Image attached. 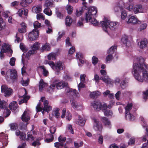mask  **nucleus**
Here are the masks:
<instances>
[{
	"mask_svg": "<svg viewBox=\"0 0 148 148\" xmlns=\"http://www.w3.org/2000/svg\"><path fill=\"white\" fill-rule=\"evenodd\" d=\"M136 60L137 63L133 65L132 73L135 79L138 81L143 82V81L148 82V71L147 67L144 63L145 60L142 57H137Z\"/></svg>",
	"mask_w": 148,
	"mask_h": 148,
	"instance_id": "1",
	"label": "nucleus"
},
{
	"mask_svg": "<svg viewBox=\"0 0 148 148\" xmlns=\"http://www.w3.org/2000/svg\"><path fill=\"white\" fill-rule=\"evenodd\" d=\"M116 3L117 5L114 8V10L115 12L118 11L119 10H121L123 7L130 11L133 10L135 14L140 13L142 11V6L141 4L136 5L134 7L133 4L129 5L128 3L124 4L122 1H120Z\"/></svg>",
	"mask_w": 148,
	"mask_h": 148,
	"instance_id": "2",
	"label": "nucleus"
},
{
	"mask_svg": "<svg viewBox=\"0 0 148 148\" xmlns=\"http://www.w3.org/2000/svg\"><path fill=\"white\" fill-rule=\"evenodd\" d=\"M100 25L103 30L109 35V30H114L116 27V22L110 21L106 18L101 22Z\"/></svg>",
	"mask_w": 148,
	"mask_h": 148,
	"instance_id": "3",
	"label": "nucleus"
},
{
	"mask_svg": "<svg viewBox=\"0 0 148 148\" xmlns=\"http://www.w3.org/2000/svg\"><path fill=\"white\" fill-rule=\"evenodd\" d=\"M66 90L68 95V93H69L71 95H72V97H70L72 107L76 109L77 110H80L82 109V105H79L74 99V98H76L77 97L78 95L79 94L78 92H76V90L68 88L66 89Z\"/></svg>",
	"mask_w": 148,
	"mask_h": 148,
	"instance_id": "4",
	"label": "nucleus"
},
{
	"mask_svg": "<svg viewBox=\"0 0 148 148\" xmlns=\"http://www.w3.org/2000/svg\"><path fill=\"white\" fill-rule=\"evenodd\" d=\"M133 104L132 103H128L125 108V117L126 119L131 121H134L136 117L131 113Z\"/></svg>",
	"mask_w": 148,
	"mask_h": 148,
	"instance_id": "5",
	"label": "nucleus"
},
{
	"mask_svg": "<svg viewBox=\"0 0 148 148\" xmlns=\"http://www.w3.org/2000/svg\"><path fill=\"white\" fill-rule=\"evenodd\" d=\"M48 64L57 74L61 70L65 68L64 64L61 61L57 62L56 64L52 61L48 62Z\"/></svg>",
	"mask_w": 148,
	"mask_h": 148,
	"instance_id": "6",
	"label": "nucleus"
},
{
	"mask_svg": "<svg viewBox=\"0 0 148 148\" xmlns=\"http://www.w3.org/2000/svg\"><path fill=\"white\" fill-rule=\"evenodd\" d=\"M91 104L95 110L96 111H98L101 109L106 110L108 108L106 103H104L102 104L99 101H94L91 103Z\"/></svg>",
	"mask_w": 148,
	"mask_h": 148,
	"instance_id": "7",
	"label": "nucleus"
},
{
	"mask_svg": "<svg viewBox=\"0 0 148 148\" xmlns=\"http://www.w3.org/2000/svg\"><path fill=\"white\" fill-rule=\"evenodd\" d=\"M8 105L4 100L0 99V108L3 110V114L5 117H8L10 114L11 112L8 108Z\"/></svg>",
	"mask_w": 148,
	"mask_h": 148,
	"instance_id": "8",
	"label": "nucleus"
},
{
	"mask_svg": "<svg viewBox=\"0 0 148 148\" xmlns=\"http://www.w3.org/2000/svg\"><path fill=\"white\" fill-rule=\"evenodd\" d=\"M21 119L22 121L25 122V123H21L20 124V129L25 130L27 128V125L28 124L27 122L30 119L29 116L28 114H27L26 111H25L23 112L21 117Z\"/></svg>",
	"mask_w": 148,
	"mask_h": 148,
	"instance_id": "9",
	"label": "nucleus"
},
{
	"mask_svg": "<svg viewBox=\"0 0 148 148\" xmlns=\"http://www.w3.org/2000/svg\"><path fill=\"white\" fill-rule=\"evenodd\" d=\"M117 46H112L108 51V55L106 58V61L108 63H109L113 58V54L114 53L115 50L116 49Z\"/></svg>",
	"mask_w": 148,
	"mask_h": 148,
	"instance_id": "10",
	"label": "nucleus"
},
{
	"mask_svg": "<svg viewBox=\"0 0 148 148\" xmlns=\"http://www.w3.org/2000/svg\"><path fill=\"white\" fill-rule=\"evenodd\" d=\"M1 89L2 92L4 93L6 97H8L11 95L13 92L11 88H8L7 86L5 85H2Z\"/></svg>",
	"mask_w": 148,
	"mask_h": 148,
	"instance_id": "11",
	"label": "nucleus"
},
{
	"mask_svg": "<svg viewBox=\"0 0 148 148\" xmlns=\"http://www.w3.org/2000/svg\"><path fill=\"white\" fill-rule=\"evenodd\" d=\"M39 32L38 30L34 29L32 31L29 32L28 36L30 41L36 40L38 37Z\"/></svg>",
	"mask_w": 148,
	"mask_h": 148,
	"instance_id": "12",
	"label": "nucleus"
},
{
	"mask_svg": "<svg viewBox=\"0 0 148 148\" xmlns=\"http://www.w3.org/2000/svg\"><path fill=\"white\" fill-rule=\"evenodd\" d=\"M32 50H29L26 54V56L27 57L30 56L31 54L36 53V50L38 49L39 46L38 42L34 43L32 47H31Z\"/></svg>",
	"mask_w": 148,
	"mask_h": 148,
	"instance_id": "13",
	"label": "nucleus"
},
{
	"mask_svg": "<svg viewBox=\"0 0 148 148\" xmlns=\"http://www.w3.org/2000/svg\"><path fill=\"white\" fill-rule=\"evenodd\" d=\"M127 18L128 19L127 22V23H131L134 24L141 23V21L138 20L134 16H128Z\"/></svg>",
	"mask_w": 148,
	"mask_h": 148,
	"instance_id": "14",
	"label": "nucleus"
},
{
	"mask_svg": "<svg viewBox=\"0 0 148 148\" xmlns=\"http://www.w3.org/2000/svg\"><path fill=\"white\" fill-rule=\"evenodd\" d=\"M7 139L8 136L7 134L3 132L0 134V142L2 143L3 145L6 146L7 145L8 143Z\"/></svg>",
	"mask_w": 148,
	"mask_h": 148,
	"instance_id": "15",
	"label": "nucleus"
},
{
	"mask_svg": "<svg viewBox=\"0 0 148 148\" xmlns=\"http://www.w3.org/2000/svg\"><path fill=\"white\" fill-rule=\"evenodd\" d=\"M25 94L22 96H18L19 98L21 99L18 102V104L20 105L24 103H27V100L29 99L30 97L29 96H27V93L26 90H25Z\"/></svg>",
	"mask_w": 148,
	"mask_h": 148,
	"instance_id": "16",
	"label": "nucleus"
},
{
	"mask_svg": "<svg viewBox=\"0 0 148 148\" xmlns=\"http://www.w3.org/2000/svg\"><path fill=\"white\" fill-rule=\"evenodd\" d=\"M101 121L106 127L109 129H111L112 127L111 122L108 118L105 117H102Z\"/></svg>",
	"mask_w": 148,
	"mask_h": 148,
	"instance_id": "17",
	"label": "nucleus"
},
{
	"mask_svg": "<svg viewBox=\"0 0 148 148\" xmlns=\"http://www.w3.org/2000/svg\"><path fill=\"white\" fill-rule=\"evenodd\" d=\"M147 40L146 38L142 39L140 41L138 42V45L141 49H144L146 48L147 44Z\"/></svg>",
	"mask_w": 148,
	"mask_h": 148,
	"instance_id": "18",
	"label": "nucleus"
},
{
	"mask_svg": "<svg viewBox=\"0 0 148 148\" xmlns=\"http://www.w3.org/2000/svg\"><path fill=\"white\" fill-rule=\"evenodd\" d=\"M48 103L49 102L47 100H45L44 101L43 104L44 107L43 110L42 112L43 114H44V111H46L48 113L51 110L52 107L51 106L48 105Z\"/></svg>",
	"mask_w": 148,
	"mask_h": 148,
	"instance_id": "19",
	"label": "nucleus"
},
{
	"mask_svg": "<svg viewBox=\"0 0 148 148\" xmlns=\"http://www.w3.org/2000/svg\"><path fill=\"white\" fill-rule=\"evenodd\" d=\"M1 49H3V51H4L5 53L10 52L11 54L12 53V51L10 49V45L6 43H4L2 45Z\"/></svg>",
	"mask_w": 148,
	"mask_h": 148,
	"instance_id": "20",
	"label": "nucleus"
},
{
	"mask_svg": "<svg viewBox=\"0 0 148 148\" xmlns=\"http://www.w3.org/2000/svg\"><path fill=\"white\" fill-rule=\"evenodd\" d=\"M121 41L126 46L129 47L130 45V42L128 40V37L125 35L122 36Z\"/></svg>",
	"mask_w": 148,
	"mask_h": 148,
	"instance_id": "21",
	"label": "nucleus"
},
{
	"mask_svg": "<svg viewBox=\"0 0 148 148\" xmlns=\"http://www.w3.org/2000/svg\"><path fill=\"white\" fill-rule=\"evenodd\" d=\"M57 82L56 88L58 89H60L67 86L68 84L63 81L59 82V81L57 80Z\"/></svg>",
	"mask_w": 148,
	"mask_h": 148,
	"instance_id": "22",
	"label": "nucleus"
},
{
	"mask_svg": "<svg viewBox=\"0 0 148 148\" xmlns=\"http://www.w3.org/2000/svg\"><path fill=\"white\" fill-rule=\"evenodd\" d=\"M15 134L16 136H20V138L22 140H25L26 139V134L25 133L18 130L16 131Z\"/></svg>",
	"mask_w": 148,
	"mask_h": 148,
	"instance_id": "23",
	"label": "nucleus"
},
{
	"mask_svg": "<svg viewBox=\"0 0 148 148\" xmlns=\"http://www.w3.org/2000/svg\"><path fill=\"white\" fill-rule=\"evenodd\" d=\"M94 121V128L96 130H99L102 128L101 125L99 124L98 121L95 118L93 119Z\"/></svg>",
	"mask_w": 148,
	"mask_h": 148,
	"instance_id": "24",
	"label": "nucleus"
},
{
	"mask_svg": "<svg viewBox=\"0 0 148 148\" xmlns=\"http://www.w3.org/2000/svg\"><path fill=\"white\" fill-rule=\"evenodd\" d=\"M9 71L10 73V78L13 80L16 79L17 77L16 71L14 69H10Z\"/></svg>",
	"mask_w": 148,
	"mask_h": 148,
	"instance_id": "25",
	"label": "nucleus"
},
{
	"mask_svg": "<svg viewBox=\"0 0 148 148\" xmlns=\"http://www.w3.org/2000/svg\"><path fill=\"white\" fill-rule=\"evenodd\" d=\"M47 86V83H45L42 79H41L39 82V89L40 92H42L44 88Z\"/></svg>",
	"mask_w": 148,
	"mask_h": 148,
	"instance_id": "26",
	"label": "nucleus"
},
{
	"mask_svg": "<svg viewBox=\"0 0 148 148\" xmlns=\"http://www.w3.org/2000/svg\"><path fill=\"white\" fill-rule=\"evenodd\" d=\"M76 56L77 59L79 60V62L82 64H84V60H82L84 58V56L82 53L80 52L76 53Z\"/></svg>",
	"mask_w": 148,
	"mask_h": 148,
	"instance_id": "27",
	"label": "nucleus"
},
{
	"mask_svg": "<svg viewBox=\"0 0 148 148\" xmlns=\"http://www.w3.org/2000/svg\"><path fill=\"white\" fill-rule=\"evenodd\" d=\"M28 13V10L24 8L20 9L18 11V14L20 17L22 16L23 14L26 16L27 15Z\"/></svg>",
	"mask_w": 148,
	"mask_h": 148,
	"instance_id": "28",
	"label": "nucleus"
},
{
	"mask_svg": "<svg viewBox=\"0 0 148 148\" xmlns=\"http://www.w3.org/2000/svg\"><path fill=\"white\" fill-rule=\"evenodd\" d=\"M42 6L40 5H38L36 6H34L32 8V11L36 13H40L42 10Z\"/></svg>",
	"mask_w": 148,
	"mask_h": 148,
	"instance_id": "29",
	"label": "nucleus"
},
{
	"mask_svg": "<svg viewBox=\"0 0 148 148\" xmlns=\"http://www.w3.org/2000/svg\"><path fill=\"white\" fill-rule=\"evenodd\" d=\"M86 121L84 119L81 117L79 115L78 116V119L76 122V123L78 125L83 126L85 123Z\"/></svg>",
	"mask_w": 148,
	"mask_h": 148,
	"instance_id": "30",
	"label": "nucleus"
},
{
	"mask_svg": "<svg viewBox=\"0 0 148 148\" xmlns=\"http://www.w3.org/2000/svg\"><path fill=\"white\" fill-rule=\"evenodd\" d=\"M97 12V8L94 6H92L89 7L88 8V12L92 13V15L96 16Z\"/></svg>",
	"mask_w": 148,
	"mask_h": 148,
	"instance_id": "31",
	"label": "nucleus"
},
{
	"mask_svg": "<svg viewBox=\"0 0 148 148\" xmlns=\"http://www.w3.org/2000/svg\"><path fill=\"white\" fill-rule=\"evenodd\" d=\"M92 13H90L88 12H87L86 13L85 16V20L86 22H90V21L92 20L93 19L92 17H94L95 15H92Z\"/></svg>",
	"mask_w": 148,
	"mask_h": 148,
	"instance_id": "32",
	"label": "nucleus"
},
{
	"mask_svg": "<svg viewBox=\"0 0 148 148\" xmlns=\"http://www.w3.org/2000/svg\"><path fill=\"white\" fill-rule=\"evenodd\" d=\"M51 48L50 44L47 43H45L42 46L41 50L42 51H48L50 50Z\"/></svg>",
	"mask_w": 148,
	"mask_h": 148,
	"instance_id": "33",
	"label": "nucleus"
},
{
	"mask_svg": "<svg viewBox=\"0 0 148 148\" xmlns=\"http://www.w3.org/2000/svg\"><path fill=\"white\" fill-rule=\"evenodd\" d=\"M9 107L11 110H16L18 107L17 102L16 101H13L11 102L9 104Z\"/></svg>",
	"mask_w": 148,
	"mask_h": 148,
	"instance_id": "34",
	"label": "nucleus"
},
{
	"mask_svg": "<svg viewBox=\"0 0 148 148\" xmlns=\"http://www.w3.org/2000/svg\"><path fill=\"white\" fill-rule=\"evenodd\" d=\"M101 93L98 91H93L90 92V97L93 99L97 97L98 96H99Z\"/></svg>",
	"mask_w": 148,
	"mask_h": 148,
	"instance_id": "35",
	"label": "nucleus"
},
{
	"mask_svg": "<svg viewBox=\"0 0 148 148\" xmlns=\"http://www.w3.org/2000/svg\"><path fill=\"white\" fill-rule=\"evenodd\" d=\"M21 25L22 27L18 29V30L19 32V33L22 34L25 33L26 32V28L25 24L24 23H22L21 24Z\"/></svg>",
	"mask_w": 148,
	"mask_h": 148,
	"instance_id": "36",
	"label": "nucleus"
},
{
	"mask_svg": "<svg viewBox=\"0 0 148 148\" xmlns=\"http://www.w3.org/2000/svg\"><path fill=\"white\" fill-rule=\"evenodd\" d=\"M56 53L53 52H51L49 53L48 56V58L49 60H54L56 59Z\"/></svg>",
	"mask_w": 148,
	"mask_h": 148,
	"instance_id": "37",
	"label": "nucleus"
},
{
	"mask_svg": "<svg viewBox=\"0 0 148 148\" xmlns=\"http://www.w3.org/2000/svg\"><path fill=\"white\" fill-rule=\"evenodd\" d=\"M72 22V19L70 16H67L66 18L65 24L66 26H70Z\"/></svg>",
	"mask_w": 148,
	"mask_h": 148,
	"instance_id": "38",
	"label": "nucleus"
},
{
	"mask_svg": "<svg viewBox=\"0 0 148 148\" xmlns=\"http://www.w3.org/2000/svg\"><path fill=\"white\" fill-rule=\"evenodd\" d=\"M23 38V35L22 34L20 33H17L16 34V39L15 40V42L18 43L21 40V38Z\"/></svg>",
	"mask_w": 148,
	"mask_h": 148,
	"instance_id": "39",
	"label": "nucleus"
},
{
	"mask_svg": "<svg viewBox=\"0 0 148 148\" xmlns=\"http://www.w3.org/2000/svg\"><path fill=\"white\" fill-rule=\"evenodd\" d=\"M53 2L52 0H47L45 1V6L47 8H49L52 7Z\"/></svg>",
	"mask_w": 148,
	"mask_h": 148,
	"instance_id": "40",
	"label": "nucleus"
},
{
	"mask_svg": "<svg viewBox=\"0 0 148 148\" xmlns=\"http://www.w3.org/2000/svg\"><path fill=\"white\" fill-rule=\"evenodd\" d=\"M84 19V17H81L77 23L76 26L80 27H82L84 26L83 21Z\"/></svg>",
	"mask_w": 148,
	"mask_h": 148,
	"instance_id": "41",
	"label": "nucleus"
},
{
	"mask_svg": "<svg viewBox=\"0 0 148 148\" xmlns=\"http://www.w3.org/2000/svg\"><path fill=\"white\" fill-rule=\"evenodd\" d=\"M48 138L45 140V141L47 143H49L53 141L54 139L53 136L51 134H49L47 135Z\"/></svg>",
	"mask_w": 148,
	"mask_h": 148,
	"instance_id": "42",
	"label": "nucleus"
},
{
	"mask_svg": "<svg viewBox=\"0 0 148 148\" xmlns=\"http://www.w3.org/2000/svg\"><path fill=\"white\" fill-rule=\"evenodd\" d=\"M20 48L21 50L24 53L26 52L28 50V48L23 43H21L20 44Z\"/></svg>",
	"mask_w": 148,
	"mask_h": 148,
	"instance_id": "43",
	"label": "nucleus"
},
{
	"mask_svg": "<svg viewBox=\"0 0 148 148\" xmlns=\"http://www.w3.org/2000/svg\"><path fill=\"white\" fill-rule=\"evenodd\" d=\"M44 13L48 16H50L52 15V12L50 9L46 7L43 10Z\"/></svg>",
	"mask_w": 148,
	"mask_h": 148,
	"instance_id": "44",
	"label": "nucleus"
},
{
	"mask_svg": "<svg viewBox=\"0 0 148 148\" xmlns=\"http://www.w3.org/2000/svg\"><path fill=\"white\" fill-rule=\"evenodd\" d=\"M84 143L82 141H81L79 143L75 141L74 142V147L76 148H79L82 147Z\"/></svg>",
	"mask_w": 148,
	"mask_h": 148,
	"instance_id": "45",
	"label": "nucleus"
},
{
	"mask_svg": "<svg viewBox=\"0 0 148 148\" xmlns=\"http://www.w3.org/2000/svg\"><path fill=\"white\" fill-rule=\"evenodd\" d=\"M66 129L68 131L70 132L71 134H74V132L72 125L70 124H68L66 126Z\"/></svg>",
	"mask_w": 148,
	"mask_h": 148,
	"instance_id": "46",
	"label": "nucleus"
},
{
	"mask_svg": "<svg viewBox=\"0 0 148 148\" xmlns=\"http://www.w3.org/2000/svg\"><path fill=\"white\" fill-rule=\"evenodd\" d=\"M39 68L42 70L43 74L44 76H46L48 75L49 73L46 70L44 66H40L39 67Z\"/></svg>",
	"mask_w": 148,
	"mask_h": 148,
	"instance_id": "47",
	"label": "nucleus"
},
{
	"mask_svg": "<svg viewBox=\"0 0 148 148\" xmlns=\"http://www.w3.org/2000/svg\"><path fill=\"white\" fill-rule=\"evenodd\" d=\"M132 93V92L129 90H125L122 92L123 97H129L130 96Z\"/></svg>",
	"mask_w": 148,
	"mask_h": 148,
	"instance_id": "48",
	"label": "nucleus"
},
{
	"mask_svg": "<svg viewBox=\"0 0 148 148\" xmlns=\"http://www.w3.org/2000/svg\"><path fill=\"white\" fill-rule=\"evenodd\" d=\"M104 112L105 115L107 116H112L113 114L112 111L109 110H106Z\"/></svg>",
	"mask_w": 148,
	"mask_h": 148,
	"instance_id": "49",
	"label": "nucleus"
},
{
	"mask_svg": "<svg viewBox=\"0 0 148 148\" xmlns=\"http://www.w3.org/2000/svg\"><path fill=\"white\" fill-rule=\"evenodd\" d=\"M10 129L12 130H16L18 128L17 124L16 123H12L10 125Z\"/></svg>",
	"mask_w": 148,
	"mask_h": 148,
	"instance_id": "50",
	"label": "nucleus"
},
{
	"mask_svg": "<svg viewBox=\"0 0 148 148\" xmlns=\"http://www.w3.org/2000/svg\"><path fill=\"white\" fill-rule=\"evenodd\" d=\"M58 83L57 80L55 79L54 80L52 84H51L49 87L50 88L52 89H53L55 87H56V85Z\"/></svg>",
	"mask_w": 148,
	"mask_h": 148,
	"instance_id": "51",
	"label": "nucleus"
},
{
	"mask_svg": "<svg viewBox=\"0 0 148 148\" xmlns=\"http://www.w3.org/2000/svg\"><path fill=\"white\" fill-rule=\"evenodd\" d=\"M147 27V24L146 23H143L140 25L139 28L138 29V30L141 31L145 29Z\"/></svg>",
	"mask_w": 148,
	"mask_h": 148,
	"instance_id": "52",
	"label": "nucleus"
},
{
	"mask_svg": "<svg viewBox=\"0 0 148 148\" xmlns=\"http://www.w3.org/2000/svg\"><path fill=\"white\" fill-rule=\"evenodd\" d=\"M120 85L121 88L123 89H124L127 86V85L125 82V80H124L121 82Z\"/></svg>",
	"mask_w": 148,
	"mask_h": 148,
	"instance_id": "53",
	"label": "nucleus"
},
{
	"mask_svg": "<svg viewBox=\"0 0 148 148\" xmlns=\"http://www.w3.org/2000/svg\"><path fill=\"white\" fill-rule=\"evenodd\" d=\"M121 92L120 91H119L115 94V97L116 99L117 100H119L120 97H123L121 95Z\"/></svg>",
	"mask_w": 148,
	"mask_h": 148,
	"instance_id": "54",
	"label": "nucleus"
},
{
	"mask_svg": "<svg viewBox=\"0 0 148 148\" xmlns=\"http://www.w3.org/2000/svg\"><path fill=\"white\" fill-rule=\"evenodd\" d=\"M92 62L93 65H95L98 63V59L96 57L93 56L92 59Z\"/></svg>",
	"mask_w": 148,
	"mask_h": 148,
	"instance_id": "55",
	"label": "nucleus"
},
{
	"mask_svg": "<svg viewBox=\"0 0 148 148\" xmlns=\"http://www.w3.org/2000/svg\"><path fill=\"white\" fill-rule=\"evenodd\" d=\"M41 25V23H39L38 21H35L34 23V29H37L39 28Z\"/></svg>",
	"mask_w": 148,
	"mask_h": 148,
	"instance_id": "56",
	"label": "nucleus"
},
{
	"mask_svg": "<svg viewBox=\"0 0 148 148\" xmlns=\"http://www.w3.org/2000/svg\"><path fill=\"white\" fill-rule=\"evenodd\" d=\"M27 140H34L33 137L32 136L31 134V132H28L27 134Z\"/></svg>",
	"mask_w": 148,
	"mask_h": 148,
	"instance_id": "57",
	"label": "nucleus"
},
{
	"mask_svg": "<svg viewBox=\"0 0 148 148\" xmlns=\"http://www.w3.org/2000/svg\"><path fill=\"white\" fill-rule=\"evenodd\" d=\"M73 10V7L70 5H68L66 8V10L69 14H71Z\"/></svg>",
	"mask_w": 148,
	"mask_h": 148,
	"instance_id": "58",
	"label": "nucleus"
},
{
	"mask_svg": "<svg viewBox=\"0 0 148 148\" xmlns=\"http://www.w3.org/2000/svg\"><path fill=\"white\" fill-rule=\"evenodd\" d=\"M66 138L65 137L60 136L58 138V140L59 142L64 143L65 142Z\"/></svg>",
	"mask_w": 148,
	"mask_h": 148,
	"instance_id": "59",
	"label": "nucleus"
},
{
	"mask_svg": "<svg viewBox=\"0 0 148 148\" xmlns=\"http://www.w3.org/2000/svg\"><path fill=\"white\" fill-rule=\"evenodd\" d=\"M143 98L145 101L148 99V89L145 91L143 92Z\"/></svg>",
	"mask_w": 148,
	"mask_h": 148,
	"instance_id": "60",
	"label": "nucleus"
},
{
	"mask_svg": "<svg viewBox=\"0 0 148 148\" xmlns=\"http://www.w3.org/2000/svg\"><path fill=\"white\" fill-rule=\"evenodd\" d=\"M127 16V13L125 10H123L121 12V18L122 19H125Z\"/></svg>",
	"mask_w": 148,
	"mask_h": 148,
	"instance_id": "61",
	"label": "nucleus"
},
{
	"mask_svg": "<svg viewBox=\"0 0 148 148\" xmlns=\"http://www.w3.org/2000/svg\"><path fill=\"white\" fill-rule=\"evenodd\" d=\"M90 22L95 26H97L99 24V22L95 19L94 17H93L92 20H91Z\"/></svg>",
	"mask_w": 148,
	"mask_h": 148,
	"instance_id": "62",
	"label": "nucleus"
},
{
	"mask_svg": "<svg viewBox=\"0 0 148 148\" xmlns=\"http://www.w3.org/2000/svg\"><path fill=\"white\" fill-rule=\"evenodd\" d=\"M10 13L9 11H6L5 12L3 11V10L1 13V16L5 17V18H8V14Z\"/></svg>",
	"mask_w": 148,
	"mask_h": 148,
	"instance_id": "63",
	"label": "nucleus"
},
{
	"mask_svg": "<svg viewBox=\"0 0 148 148\" xmlns=\"http://www.w3.org/2000/svg\"><path fill=\"white\" fill-rule=\"evenodd\" d=\"M20 4L23 7H26L28 5V4L26 0H22Z\"/></svg>",
	"mask_w": 148,
	"mask_h": 148,
	"instance_id": "64",
	"label": "nucleus"
}]
</instances>
